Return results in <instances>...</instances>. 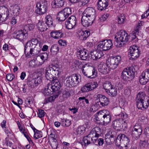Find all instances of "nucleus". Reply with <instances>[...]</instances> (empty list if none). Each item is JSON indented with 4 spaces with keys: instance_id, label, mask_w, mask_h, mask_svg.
I'll return each instance as SVG.
<instances>
[{
    "instance_id": "1",
    "label": "nucleus",
    "mask_w": 149,
    "mask_h": 149,
    "mask_svg": "<svg viewBox=\"0 0 149 149\" xmlns=\"http://www.w3.org/2000/svg\"><path fill=\"white\" fill-rule=\"evenodd\" d=\"M130 38L125 31L121 30L117 32L115 36L114 44L117 47H122L129 41Z\"/></svg>"
},
{
    "instance_id": "2",
    "label": "nucleus",
    "mask_w": 149,
    "mask_h": 149,
    "mask_svg": "<svg viewBox=\"0 0 149 149\" xmlns=\"http://www.w3.org/2000/svg\"><path fill=\"white\" fill-rule=\"evenodd\" d=\"M97 114L95 118L96 120L100 121L104 125L108 124L111 120V115L107 110L104 109L100 111L97 113Z\"/></svg>"
},
{
    "instance_id": "3",
    "label": "nucleus",
    "mask_w": 149,
    "mask_h": 149,
    "mask_svg": "<svg viewBox=\"0 0 149 149\" xmlns=\"http://www.w3.org/2000/svg\"><path fill=\"white\" fill-rule=\"evenodd\" d=\"M60 68L57 65H49L45 69V77L47 80L52 81L60 73Z\"/></svg>"
},
{
    "instance_id": "4",
    "label": "nucleus",
    "mask_w": 149,
    "mask_h": 149,
    "mask_svg": "<svg viewBox=\"0 0 149 149\" xmlns=\"http://www.w3.org/2000/svg\"><path fill=\"white\" fill-rule=\"evenodd\" d=\"M116 116L117 118L113 122V126L115 130H120L122 129L123 124L125 123L124 120L128 117V115L125 113H122Z\"/></svg>"
},
{
    "instance_id": "5",
    "label": "nucleus",
    "mask_w": 149,
    "mask_h": 149,
    "mask_svg": "<svg viewBox=\"0 0 149 149\" xmlns=\"http://www.w3.org/2000/svg\"><path fill=\"white\" fill-rule=\"evenodd\" d=\"M80 68H81V70L83 74L85 76L90 78L95 77L97 74V71L93 67H89L87 65H82V63H79Z\"/></svg>"
},
{
    "instance_id": "6",
    "label": "nucleus",
    "mask_w": 149,
    "mask_h": 149,
    "mask_svg": "<svg viewBox=\"0 0 149 149\" xmlns=\"http://www.w3.org/2000/svg\"><path fill=\"white\" fill-rule=\"evenodd\" d=\"M130 140L125 135L122 134H119L115 141L116 146L120 147V149H128L129 147Z\"/></svg>"
},
{
    "instance_id": "7",
    "label": "nucleus",
    "mask_w": 149,
    "mask_h": 149,
    "mask_svg": "<svg viewBox=\"0 0 149 149\" xmlns=\"http://www.w3.org/2000/svg\"><path fill=\"white\" fill-rule=\"evenodd\" d=\"M134 71L135 69L133 66L125 68L121 73L122 79L125 81L131 80L134 77Z\"/></svg>"
},
{
    "instance_id": "8",
    "label": "nucleus",
    "mask_w": 149,
    "mask_h": 149,
    "mask_svg": "<svg viewBox=\"0 0 149 149\" xmlns=\"http://www.w3.org/2000/svg\"><path fill=\"white\" fill-rule=\"evenodd\" d=\"M128 56L130 59L131 60H135L139 56L140 52L138 47L136 45L131 46L129 49Z\"/></svg>"
},
{
    "instance_id": "9",
    "label": "nucleus",
    "mask_w": 149,
    "mask_h": 149,
    "mask_svg": "<svg viewBox=\"0 0 149 149\" xmlns=\"http://www.w3.org/2000/svg\"><path fill=\"white\" fill-rule=\"evenodd\" d=\"M121 60V57L117 56L108 59L107 61V63L111 69H114L117 68Z\"/></svg>"
},
{
    "instance_id": "10",
    "label": "nucleus",
    "mask_w": 149,
    "mask_h": 149,
    "mask_svg": "<svg viewBox=\"0 0 149 149\" xmlns=\"http://www.w3.org/2000/svg\"><path fill=\"white\" fill-rule=\"evenodd\" d=\"M113 45L111 40H106L100 42L97 46V48L100 51H106L110 49Z\"/></svg>"
},
{
    "instance_id": "11",
    "label": "nucleus",
    "mask_w": 149,
    "mask_h": 149,
    "mask_svg": "<svg viewBox=\"0 0 149 149\" xmlns=\"http://www.w3.org/2000/svg\"><path fill=\"white\" fill-rule=\"evenodd\" d=\"M100 129L98 127H95L88 134L89 137H91L93 140V142L95 143L100 136Z\"/></svg>"
},
{
    "instance_id": "12",
    "label": "nucleus",
    "mask_w": 149,
    "mask_h": 149,
    "mask_svg": "<svg viewBox=\"0 0 149 149\" xmlns=\"http://www.w3.org/2000/svg\"><path fill=\"white\" fill-rule=\"evenodd\" d=\"M77 21L75 16L72 15L69 17L65 22L66 28L69 29H72L76 25Z\"/></svg>"
},
{
    "instance_id": "13",
    "label": "nucleus",
    "mask_w": 149,
    "mask_h": 149,
    "mask_svg": "<svg viewBox=\"0 0 149 149\" xmlns=\"http://www.w3.org/2000/svg\"><path fill=\"white\" fill-rule=\"evenodd\" d=\"M97 86V82H90L86 84L81 88V91L82 92H89L96 88Z\"/></svg>"
},
{
    "instance_id": "14",
    "label": "nucleus",
    "mask_w": 149,
    "mask_h": 149,
    "mask_svg": "<svg viewBox=\"0 0 149 149\" xmlns=\"http://www.w3.org/2000/svg\"><path fill=\"white\" fill-rule=\"evenodd\" d=\"M38 40L36 39H33L29 41L26 44L24 47V53L26 54L27 52L33 48H35L38 43Z\"/></svg>"
},
{
    "instance_id": "15",
    "label": "nucleus",
    "mask_w": 149,
    "mask_h": 149,
    "mask_svg": "<svg viewBox=\"0 0 149 149\" xmlns=\"http://www.w3.org/2000/svg\"><path fill=\"white\" fill-rule=\"evenodd\" d=\"M77 36L81 40H85L90 34V32L88 30H84L78 29L77 32Z\"/></svg>"
},
{
    "instance_id": "16",
    "label": "nucleus",
    "mask_w": 149,
    "mask_h": 149,
    "mask_svg": "<svg viewBox=\"0 0 149 149\" xmlns=\"http://www.w3.org/2000/svg\"><path fill=\"white\" fill-rule=\"evenodd\" d=\"M149 80V69H146L140 76L139 81L142 84L144 85Z\"/></svg>"
},
{
    "instance_id": "17",
    "label": "nucleus",
    "mask_w": 149,
    "mask_h": 149,
    "mask_svg": "<svg viewBox=\"0 0 149 149\" xmlns=\"http://www.w3.org/2000/svg\"><path fill=\"white\" fill-rule=\"evenodd\" d=\"M36 7L37 9L36 11L40 15H42L45 13L47 10V6L46 4L40 2L37 3Z\"/></svg>"
},
{
    "instance_id": "18",
    "label": "nucleus",
    "mask_w": 149,
    "mask_h": 149,
    "mask_svg": "<svg viewBox=\"0 0 149 149\" xmlns=\"http://www.w3.org/2000/svg\"><path fill=\"white\" fill-rule=\"evenodd\" d=\"M83 15L95 20L96 16L95 9L92 7H88L84 11Z\"/></svg>"
},
{
    "instance_id": "19",
    "label": "nucleus",
    "mask_w": 149,
    "mask_h": 149,
    "mask_svg": "<svg viewBox=\"0 0 149 149\" xmlns=\"http://www.w3.org/2000/svg\"><path fill=\"white\" fill-rule=\"evenodd\" d=\"M98 69L100 72L104 74H107L109 72L111 68L109 65L103 62H101L98 66Z\"/></svg>"
},
{
    "instance_id": "20",
    "label": "nucleus",
    "mask_w": 149,
    "mask_h": 149,
    "mask_svg": "<svg viewBox=\"0 0 149 149\" xmlns=\"http://www.w3.org/2000/svg\"><path fill=\"white\" fill-rule=\"evenodd\" d=\"M95 20L83 15L81 18V23L83 26L88 27L91 25Z\"/></svg>"
},
{
    "instance_id": "21",
    "label": "nucleus",
    "mask_w": 149,
    "mask_h": 149,
    "mask_svg": "<svg viewBox=\"0 0 149 149\" xmlns=\"http://www.w3.org/2000/svg\"><path fill=\"white\" fill-rule=\"evenodd\" d=\"M97 97L99 99L98 104L100 105V107H105L108 104L109 101L108 98L101 94H98Z\"/></svg>"
},
{
    "instance_id": "22",
    "label": "nucleus",
    "mask_w": 149,
    "mask_h": 149,
    "mask_svg": "<svg viewBox=\"0 0 149 149\" xmlns=\"http://www.w3.org/2000/svg\"><path fill=\"white\" fill-rule=\"evenodd\" d=\"M15 34L16 38L19 40H23L27 38V33L25 30L18 31L15 33Z\"/></svg>"
},
{
    "instance_id": "23",
    "label": "nucleus",
    "mask_w": 149,
    "mask_h": 149,
    "mask_svg": "<svg viewBox=\"0 0 149 149\" xmlns=\"http://www.w3.org/2000/svg\"><path fill=\"white\" fill-rule=\"evenodd\" d=\"M41 47H40V46H38L37 45L35 48H33L29 51V52H27L25 54L26 57H31L38 54L41 51Z\"/></svg>"
},
{
    "instance_id": "24",
    "label": "nucleus",
    "mask_w": 149,
    "mask_h": 149,
    "mask_svg": "<svg viewBox=\"0 0 149 149\" xmlns=\"http://www.w3.org/2000/svg\"><path fill=\"white\" fill-rule=\"evenodd\" d=\"M88 51L85 49H78L77 54L78 56L81 60H85L88 58Z\"/></svg>"
},
{
    "instance_id": "25",
    "label": "nucleus",
    "mask_w": 149,
    "mask_h": 149,
    "mask_svg": "<svg viewBox=\"0 0 149 149\" xmlns=\"http://www.w3.org/2000/svg\"><path fill=\"white\" fill-rule=\"evenodd\" d=\"M102 51H100L97 49V50L91 52V58L93 60H97L100 58L103 55Z\"/></svg>"
},
{
    "instance_id": "26",
    "label": "nucleus",
    "mask_w": 149,
    "mask_h": 149,
    "mask_svg": "<svg viewBox=\"0 0 149 149\" xmlns=\"http://www.w3.org/2000/svg\"><path fill=\"white\" fill-rule=\"evenodd\" d=\"M49 88H52V91L55 92L59 89L61 87V84L58 80L54 79L51 84H49Z\"/></svg>"
},
{
    "instance_id": "27",
    "label": "nucleus",
    "mask_w": 149,
    "mask_h": 149,
    "mask_svg": "<svg viewBox=\"0 0 149 149\" xmlns=\"http://www.w3.org/2000/svg\"><path fill=\"white\" fill-rule=\"evenodd\" d=\"M148 99V97L144 92H139L137 95V104L144 101L145 102L147 101Z\"/></svg>"
},
{
    "instance_id": "28",
    "label": "nucleus",
    "mask_w": 149,
    "mask_h": 149,
    "mask_svg": "<svg viewBox=\"0 0 149 149\" xmlns=\"http://www.w3.org/2000/svg\"><path fill=\"white\" fill-rule=\"evenodd\" d=\"M108 0H98L97 4L99 9L102 10L105 9L108 5Z\"/></svg>"
},
{
    "instance_id": "29",
    "label": "nucleus",
    "mask_w": 149,
    "mask_h": 149,
    "mask_svg": "<svg viewBox=\"0 0 149 149\" xmlns=\"http://www.w3.org/2000/svg\"><path fill=\"white\" fill-rule=\"evenodd\" d=\"M50 35L54 39H58L62 37L63 33L61 30H54L50 33Z\"/></svg>"
},
{
    "instance_id": "30",
    "label": "nucleus",
    "mask_w": 149,
    "mask_h": 149,
    "mask_svg": "<svg viewBox=\"0 0 149 149\" xmlns=\"http://www.w3.org/2000/svg\"><path fill=\"white\" fill-rule=\"evenodd\" d=\"M64 0H54L52 3L53 8H60L63 6L64 4Z\"/></svg>"
},
{
    "instance_id": "31",
    "label": "nucleus",
    "mask_w": 149,
    "mask_h": 149,
    "mask_svg": "<svg viewBox=\"0 0 149 149\" xmlns=\"http://www.w3.org/2000/svg\"><path fill=\"white\" fill-rule=\"evenodd\" d=\"M147 101H144L136 104V106L139 109L143 110L147 108L149 105V100L147 99Z\"/></svg>"
},
{
    "instance_id": "32",
    "label": "nucleus",
    "mask_w": 149,
    "mask_h": 149,
    "mask_svg": "<svg viewBox=\"0 0 149 149\" xmlns=\"http://www.w3.org/2000/svg\"><path fill=\"white\" fill-rule=\"evenodd\" d=\"M74 84V86L77 85L81 81V77L79 75L77 74H74L71 76Z\"/></svg>"
},
{
    "instance_id": "33",
    "label": "nucleus",
    "mask_w": 149,
    "mask_h": 149,
    "mask_svg": "<svg viewBox=\"0 0 149 149\" xmlns=\"http://www.w3.org/2000/svg\"><path fill=\"white\" fill-rule=\"evenodd\" d=\"M42 77L40 76H38L36 78L33 79L32 81V84H31V86L34 87L38 85L39 84H40L42 81Z\"/></svg>"
},
{
    "instance_id": "34",
    "label": "nucleus",
    "mask_w": 149,
    "mask_h": 149,
    "mask_svg": "<svg viewBox=\"0 0 149 149\" xmlns=\"http://www.w3.org/2000/svg\"><path fill=\"white\" fill-rule=\"evenodd\" d=\"M38 30L41 32H43L47 29V28L44 22L42 21H39L37 25Z\"/></svg>"
},
{
    "instance_id": "35",
    "label": "nucleus",
    "mask_w": 149,
    "mask_h": 149,
    "mask_svg": "<svg viewBox=\"0 0 149 149\" xmlns=\"http://www.w3.org/2000/svg\"><path fill=\"white\" fill-rule=\"evenodd\" d=\"M142 130H137L132 129L131 135L134 139L139 138L141 134Z\"/></svg>"
},
{
    "instance_id": "36",
    "label": "nucleus",
    "mask_w": 149,
    "mask_h": 149,
    "mask_svg": "<svg viewBox=\"0 0 149 149\" xmlns=\"http://www.w3.org/2000/svg\"><path fill=\"white\" fill-rule=\"evenodd\" d=\"M65 84L67 87H71L74 86L71 76L67 77L65 79Z\"/></svg>"
},
{
    "instance_id": "37",
    "label": "nucleus",
    "mask_w": 149,
    "mask_h": 149,
    "mask_svg": "<svg viewBox=\"0 0 149 149\" xmlns=\"http://www.w3.org/2000/svg\"><path fill=\"white\" fill-rule=\"evenodd\" d=\"M92 142H93L92 140L88 135L85 136L83 138L82 143L85 146H87L90 144Z\"/></svg>"
},
{
    "instance_id": "38",
    "label": "nucleus",
    "mask_w": 149,
    "mask_h": 149,
    "mask_svg": "<svg viewBox=\"0 0 149 149\" xmlns=\"http://www.w3.org/2000/svg\"><path fill=\"white\" fill-rule=\"evenodd\" d=\"M107 92L109 95L111 96H115L117 94V88H115L114 87V86H113L112 87V88H111L109 90L107 91Z\"/></svg>"
},
{
    "instance_id": "39",
    "label": "nucleus",
    "mask_w": 149,
    "mask_h": 149,
    "mask_svg": "<svg viewBox=\"0 0 149 149\" xmlns=\"http://www.w3.org/2000/svg\"><path fill=\"white\" fill-rule=\"evenodd\" d=\"M45 23L48 26H51L53 24V20L50 15H47L45 17Z\"/></svg>"
},
{
    "instance_id": "40",
    "label": "nucleus",
    "mask_w": 149,
    "mask_h": 149,
    "mask_svg": "<svg viewBox=\"0 0 149 149\" xmlns=\"http://www.w3.org/2000/svg\"><path fill=\"white\" fill-rule=\"evenodd\" d=\"M59 50V47L56 45H54L52 46L50 52L51 54L54 55H56L58 52Z\"/></svg>"
},
{
    "instance_id": "41",
    "label": "nucleus",
    "mask_w": 149,
    "mask_h": 149,
    "mask_svg": "<svg viewBox=\"0 0 149 149\" xmlns=\"http://www.w3.org/2000/svg\"><path fill=\"white\" fill-rule=\"evenodd\" d=\"M49 86H50L49 84H48L46 88L42 92L43 93L45 96L50 95L52 94V92H54L52 91V88H49Z\"/></svg>"
},
{
    "instance_id": "42",
    "label": "nucleus",
    "mask_w": 149,
    "mask_h": 149,
    "mask_svg": "<svg viewBox=\"0 0 149 149\" xmlns=\"http://www.w3.org/2000/svg\"><path fill=\"white\" fill-rule=\"evenodd\" d=\"M114 86L112 84L111 82L109 81L105 82L103 84V88L105 90L106 92L109 90Z\"/></svg>"
},
{
    "instance_id": "43",
    "label": "nucleus",
    "mask_w": 149,
    "mask_h": 149,
    "mask_svg": "<svg viewBox=\"0 0 149 149\" xmlns=\"http://www.w3.org/2000/svg\"><path fill=\"white\" fill-rule=\"evenodd\" d=\"M66 16L62 10L58 14L57 18L58 20L63 21L65 20L66 18Z\"/></svg>"
},
{
    "instance_id": "44",
    "label": "nucleus",
    "mask_w": 149,
    "mask_h": 149,
    "mask_svg": "<svg viewBox=\"0 0 149 149\" xmlns=\"http://www.w3.org/2000/svg\"><path fill=\"white\" fill-rule=\"evenodd\" d=\"M125 19V16L124 14H120L117 17V21L118 23L119 24L123 23Z\"/></svg>"
},
{
    "instance_id": "45",
    "label": "nucleus",
    "mask_w": 149,
    "mask_h": 149,
    "mask_svg": "<svg viewBox=\"0 0 149 149\" xmlns=\"http://www.w3.org/2000/svg\"><path fill=\"white\" fill-rule=\"evenodd\" d=\"M61 123L63 126L68 127L71 125V121L69 119L63 118L61 119Z\"/></svg>"
},
{
    "instance_id": "46",
    "label": "nucleus",
    "mask_w": 149,
    "mask_h": 149,
    "mask_svg": "<svg viewBox=\"0 0 149 149\" xmlns=\"http://www.w3.org/2000/svg\"><path fill=\"white\" fill-rule=\"evenodd\" d=\"M59 95V93H57L56 94L50 97L46 100V102L47 103L49 102H54L55 100L58 97Z\"/></svg>"
},
{
    "instance_id": "47",
    "label": "nucleus",
    "mask_w": 149,
    "mask_h": 149,
    "mask_svg": "<svg viewBox=\"0 0 149 149\" xmlns=\"http://www.w3.org/2000/svg\"><path fill=\"white\" fill-rule=\"evenodd\" d=\"M82 125L79 127L77 129L76 132L78 135L83 134L85 132V128Z\"/></svg>"
},
{
    "instance_id": "48",
    "label": "nucleus",
    "mask_w": 149,
    "mask_h": 149,
    "mask_svg": "<svg viewBox=\"0 0 149 149\" xmlns=\"http://www.w3.org/2000/svg\"><path fill=\"white\" fill-rule=\"evenodd\" d=\"M2 17L1 19V22L5 21L8 18L9 12L8 11L6 10L4 14H2Z\"/></svg>"
},
{
    "instance_id": "49",
    "label": "nucleus",
    "mask_w": 149,
    "mask_h": 149,
    "mask_svg": "<svg viewBox=\"0 0 149 149\" xmlns=\"http://www.w3.org/2000/svg\"><path fill=\"white\" fill-rule=\"evenodd\" d=\"M66 16V17H68V16L72 13V11L71 8H65L62 10Z\"/></svg>"
},
{
    "instance_id": "50",
    "label": "nucleus",
    "mask_w": 149,
    "mask_h": 149,
    "mask_svg": "<svg viewBox=\"0 0 149 149\" xmlns=\"http://www.w3.org/2000/svg\"><path fill=\"white\" fill-rule=\"evenodd\" d=\"M136 34L132 33H131L129 36H130V38L128 41H132L133 42H136L137 41V38H136Z\"/></svg>"
},
{
    "instance_id": "51",
    "label": "nucleus",
    "mask_w": 149,
    "mask_h": 149,
    "mask_svg": "<svg viewBox=\"0 0 149 149\" xmlns=\"http://www.w3.org/2000/svg\"><path fill=\"white\" fill-rule=\"evenodd\" d=\"M58 144L56 139H54L51 143V146L53 149H56L58 148Z\"/></svg>"
},
{
    "instance_id": "52",
    "label": "nucleus",
    "mask_w": 149,
    "mask_h": 149,
    "mask_svg": "<svg viewBox=\"0 0 149 149\" xmlns=\"http://www.w3.org/2000/svg\"><path fill=\"white\" fill-rule=\"evenodd\" d=\"M114 133H115L114 132L110 131L106 134L105 135V138H107L108 139H110L111 138H114L115 137Z\"/></svg>"
},
{
    "instance_id": "53",
    "label": "nucleus",
    "mask_w": 149,
    "mask_h": 149,
    "mask_svg": "<svg viewBox=\"0 0 149 149\" xmlns=\"http://www.w3.org/2000/svg\"><path fill=\"white\" fill-rule=\"evenodd\" d=\"M26 103L28 106H31L33 103V100L32 98L29 97L25 100Z\"/></svg>"
},
{
    "instance_id": "54",
    "label": "nucleus",
    "mask_w": 149,
    "mask_h": 149,
    "mask_svg": "<svg viewBox=\"0 0 149 149\" xmlns=\"http://www.w3.org/2000/svg\"><path fill=\"white\" fill-rule=\"evenodd\" d=\"M132 129L137 130H142L141 125L139 123H136Z\"/></svg>"
},
{
    "instance_id": "55",
    "label": "nucleus",
    "mask_w": 149,
    "mask_h": 149,
    "mask_svg": "<svg viewBox=\"0 0 149 149\" xmlns=\"http://www.w3.org/2000/svg\"><path fill=\"white\" fill-rule=\"evenodd\" d=\"M45 113L43 110L42 109L38 110V116L40 118H43L45 116Z\"/></svg>"
},
{
    "instance_id": "56",
    "label": "nucleus",
    "mask_w": 149,
    "mask_h": 149,
    "mask_svg": "<svg viewBox=\"0 0 149 149\" xmlns=\"http://www.w3.org/2000/svg\"><path fill=\"white\" fill-rule=\"evenodd\" d=\"M34 28V25L33 24H30L26 25L24 26V29H26L31 31L33 30Z\"/></svg>"
},
{
    "instance_id": "57",
    "label": "nucleus",
    "mask_w": 149,
    "mask_h": 149,
    "mask_svg": "<svg viewBox=\"0 0 149 149\" xmlns=\"http://www.w3.org/2000/svg\"><path fill=\"white\" fill-rule=\"evenodd\" d=\"M34 134L33 136L34 138L37 139L42 137L41 135L40 134V132L37 130V131L34 132Z\"/></svg>"
},
{
    "instance_id": "58",
    "label": "nucleus",
    "mask_w": 149,
    "mask_h": 149,
    "mask_svg": "<svg viewBox=\"0 0 149 149\" xmlns=\"http://www.w3.org/2000/svg\"><path fill=\"white\" fill-rule=\"evenodd\" d=\"M59 44L61 46H65L67 45L66 41L64 40L60 39L58 41Z\"/></svg>"
},
{
    "instance_id": "59",
    "label": "nucleus",
    "mask_w": 149,
    "mask_h": 149,
    "mask_svg": "<svg viewBox=\"0 0 149 149\" xmlns=\"http://www.w3.org/2000/svg\"><path fill=\"white\" fill-rule=\"evenodd\" d=\"M40 58L42 59V62H44L45 60L47 58L48 55L46 53H45L40 56Z\"/></svg>"
},
{
    "instance_id": "60",
    "label": "nucleus",
    "mask_w": 149,
    "mask_h": 149,
    "mask_svg": "<svg viewBox=\"0 0 149 149\" xmlns=\"http://www.w3.org/2000/svg\"><path fill=\"white\" fill-rule=\"evenodd\" d=\"M6 77L8 81H10L14 78V76L12 74H7Z\"/></svg>"
},
{
    "instance_id": "61",
    "label": "nucleus",
    "mask_w": 149,
    "mask_h": 149,
    "mask_svg": "<svg viewBox=\"0 0 149 149\" xmlns=\"http://www.w3.org/2000/svg\"><path fill=\"white\" fill-rule=\"evenodd\" d=\"M78 100L80 101L82 100L83 102H85L86 104H88L89 103L88 100L84 96L79 97L78 98Z\"/></svg>"
},
{
    "instance_id": "62",
    "label": "nucleus",
    "mask_w": 149,
    "mask_h": 149,
    "mask_svg": "<svg viewBox=\"0 0 149 149\" xmlns=\"http://www.w3.org/2000/svg\"><path fill=\"white\" fill-rule=\"evenodd\" d=\"M124 93L126 95H129L130 93V91L129 88L128 87L125 88Z\"/></svg>"
},
{
    "instance_id": "63",
    "label": "nucleus",
    "mask_w": 149,
    "mask_h": 149,
    "mask_svg": "<svg viewBox=\"0 0 149 149\" xmlns=\"http://www.w3.org/2000/svg\"><path fill=\"white\" fill-rule=\"evenodd\" d=\"M116 88H118V90H122L123 88L122 84L120 82H117L116 84Z\"/></svg>"
},
{
    "instance_id": "64",
    "label": "nucleus",
    "mask_w": 149,
    "mask_h": 149,
    "mask_svg": "<svg viewBox=\"0 0 149 149\" xmlns=\"http://www.w3.org/2000/svg\"><path fill=\"white\" fill-rule=\"evenodd\" d=\"M149 15V9L146 11L142 15V18L147 17Z\"/></svg>"
}]
</instances>
